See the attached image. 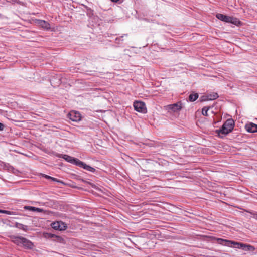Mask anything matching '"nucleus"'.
<instances>
[{
  "instance_id": "f257e3e1",
  "label": "nucleus",
  "mask_w": 257,
  "mask_h": 257,
  "mask_svg": "<svg viewBox=\"0 0 257 257\" xmlns=\"http://www.w3.org/2000/svg\"><path fill=\"white\" fill-rule=\"evenodd\" d=\"M217 241L220 244L229 247H233L236 248L242 249L244 251H253L255 249L253 246L249 244L227 240L222 238H218Z\"/></svg>"
},
{
  "instance_id": "f03ea898",
  "label": "nucleus",
  "mask_w": 257,
  "mask_h": 257,
  "mask_svg": "<svg viewBox=\"0 0 257 257\" xmlns=\"http://www.w3.org/2000/svg\"><path fill=\"white\" fill-rule=\"evenodd\" d=\"M58 156L59 157H61V156H62V158H63L68 162L74 164L79 167L82 168L86 170L87 171H90L91 172H94L95 171V169L86 164L85 163L80 161L77 158H75L74 157L65 154L60 155V156Z\"/></svg>"
},
{
  "instance_id": "7ed1b4c3",
  "label": "nucleus",
  "mask_w": 257,
  "mask_h": 257,
  "mask_svg": "<svg viewBox=\"0 0 257 257\" xmlns=\"http://www.w3.org/2000/svg\"><path fill=\"white\" fill-rule=\"evenodd\" d=\"M234 126V121L231 118L228 119L223 124L221 128L216 130L219 135L222 134L226 135L233 130Z\"/></svg>"
},
{
  "instance_id": "20e7f679",
  "label": "nucleus",
  "mask_w": 257,
  "mask_h": 257,
  "mask_svg": "<svg viewBox=\"0 0 257 257\" xmlns=\"http://www.w3.org/2000/svg\"><path fill=\"white\" fill-rule=\"evenodd\" d=\"M133 105L136 111L143 113H146L147 112V108L144 102L136 101L134 103Z\"/></svg>"
},
{
  "instance_id": "39448f33",
  "label": "nucleus",
  "mask_w": 257,
  "mask_h": 257,
  "mask_svg": "<svg viewBox=\"0 0 257 257\" xmlns=\"http://www.w3.org/2000/svg\"><path fill=\"white\" fill-rule=\"evenodd\" d=\"M68 118L73 121L77 122L81 120V116L80 113L76 111H71L68 115Z\"/></svg>"
},
{
  "instance_id": "423d86ee",
  "label": "nucleus",
  "mask_w": 257,
  "mask_h": 257,
  "mask_svg": "<svg viewBox=\"0 0 257 257\" xmlns=\"http://www.w3.org/2000/svg\"><path fill=\"white\" fill-rule=\"evenodd\" d=\"M52 227L55 230L60 231L65 230L67 228V225L62 221H57L53 223L52 224Z\"/></svg>"
},
{
  "instance_id": "0eeeda50",
  "label": "nucleus",
  "mask_w": 257,
  "mask_h": 257,
  "mask_svg": "<svg viewBox=\"0 0 257 257\" xmlns=\"http://www.w3.org/2000/svg\"><path fill=\"white\" fill-rule=\"evenodd\" d=\"M35 23L40 26L42 28L45 30H49L50 29V25L48 22L45 21V20H42L40 19H35Z\"/></svg>"
},
{
  "instance_id": "6e6552de",
  "label": "nucleus",
  "mask_w": 257,
  "mask_h": 257,
  "mask_svg": "<svg viewBox=\"0 0 257 257\" xmlns=\"http://www.w3.org/2000/svg\"><path fill=\"white\" fill-rule=\"evenodd\" d=\"M47 236L48 238H52L53 241L65 243L64 239L62 236H58L52 233H47Z\"/></svg>"
},
{
  "instance_id": "1a4fd4ad",
  "label": "nucleus",
  "mask_w": 257,
  "mask_h": 257,
  "mask_svg": "<svg viewBox=\"0 0 257 257\" xmlns=\"http://www.w3.org/2000/svg\"><path fill=\"white\" fill-rule=\"evenodd\" d=\"M245 128L249 133H253L257 132V124L252 122L246 124Z\"/></svg>"
},
{
  "instance_id": "9d476101",
  "label": "nucleus",
  "mask_w": 257,
  "mask_h": 257,
  "mask_svg": "<svg viewBox=\"0 0 257 257\" xmlns=\"http://www.w3.org/2000/svg\"><path fill=\"white\" fill-rule=\"evenodd\" d=\"M168 107L169 110H171L174 112H176L181 109L182 104L181 102H178L176 103L169 105Z\"/></svg>"
},
{
  "instance_id": "9b49d317",
  "label": "nucleus",
  "mask_w": 257,
  "mask_h": 257,
  "mask_svg": "<svg viewBox=\"0 0 257 257\" xmlns=\"http://www.w3.org/2000/svg\"><path fill=\"white\" fill-rule=\"evenodd\" d=\"M216 17L217 19L225 22L229 23L230 16H228L222 14H217Z\"/></svg>"
},
{
  "instance_id": "f8f14e48",
  "label": "nucleus",
  "mask_w": 257,
  "mask_h": 257,
  "mask_svg": "<svg viewBox=\"0 0 257 257\" xmlns=\"http://www.w3.org/2000/svg\"><path fill=\"white\" fill-rule=\"evenodd\" d=\"M22 244L25 247L29 249H31L33 246V243L24 237L23 239Z\"/></svg>"
},
{
  "instance_id": "ddd939ff",
  "label": "nucleus",
  "mask_w": 257,
  "mask_h": 257,
  "mask_svg": "<svg viewBox=\"0 0 257 257\" xmlns=\"http://www.w3.org/2000/svg\"><path fill=\"white\" fill-rule=\"evenodd\" d=\"M229 23L237 26H241L242 24V23L238 19L233 17H230Z\"/></svg>"
},
{
  "instance_id": "4468645a",
  "label": "nucleus",
  "mask_w": 257,
  "mask_h": 257,
  "mask_svg": "<svg viewBox=\"0 0 257 257\" xmlns=\"http://www.w3.org/2000/svg\"><path fill=\"white\" fill-rule=\"evenodd\" d=\"M24 209L33 212H42L43 211V209L33 206H25Z\"/></svg>"
},
{
  "instance_id": "2eb2a0df",
  "label": "nucleus",
  "mask_w": 257,
  "mask_h": 257,
  "mask_svg": "<svg viewBox=\"0 0 257 257\" xmlns=\"http://www.w3.org/2000/svg\"><path fill=\"white\" fill-rule=\"evenodd\" d=\"M13 241L18 245L22 244L23 237L13 236L11 237Z\"/></svg>"
},
{
  "instance_id": "dca6fc26",
  "label": "nucleus",
  "mask_w": 257,
  "mask_h": 257,
  "mask_svg": "<svg viewBox=\"0 0 257 257\" xmlns=\"http://www.w3.org/2000/svg\"><path fill=\"white\" fill-rule=\"evenodd\" d=\"M207 95L209 100L216 99L219 97L218 94L214 92H211L210 93H208Z\"/></svg>"
},
{
  "instance_id": "f3484780",
  "label": "nucleus",
  "mask_w": 257,
  "mask_h": 257,
  "mask_svg": "<svg viewBox=\"0 0 257 257\" xmlns=\"http://www.w3.org/2000/svg\"><path fill=\"white\" fill-rule=\"evenodd\" d=\"M15 226L20 229L23 230L25 231H26L28 229V227L26 225H24L22 224L19 223H16L15 224Z\"/></svg>"
},
{
  "instance_id": "a211bd4d",
  "label": "nucleus",
  "mask_w": 257,
  "mask_h": 257,
  "mask_svg": "<svg viewBox=\"0 0 257 257\" xmlns=\"http://www.w3.org/2000/svg\"><path fill=\"white\" fill-rule=\"evenodd\" d=\"M198 94L197 93L190 94L189 96V100L191 102H194L198 98Z\"/></svg>"
},
{
  "instance_id": "6ab92c4d",
  "label": "nucleus",
  "mask_w": 257,
  "mask_h": 257,
  "mask_svg": "<svg viewBox=\"0 0 257 257\" xmlns=\"http://www.w3.org/2000/svg\"><path fill=\"white\" fill-rule=\"evenodd\" d=\"M211 107L210 106H208V107H207V106H205L203 108H202V114L204 115V116H208V113H207V112L208 111V110L210 109Z\"/></svg>"
},
{
  "instance_id": "aec40b11",
  "label": "nucleus",
  "mask_w": 257,
  "mask_h": 257,
  "mask_svg": "<svg viewBox=\"0 0 257 257\" xmlns=\"http://www.w3.org/2000/svg\"><path fill=\"white\" fill-rule=\"evenodd\" d=\"M246 212L252 215V217L257 220V212L250 211V210H245Z\"/></svg>"
},
{
  "instance_id": "412c9836",
  "label": "nucleus",
  "mask_w": 257,
  "mask_h": 257,
  "mask_svg": "<svg viewBox=\"0 0 257 257\" xmlns=\"http://www.w3.org/2000/svg\"><path fill=\"white\" fill-rule=\"evenodd\" d=\"M0 213L9 214V215H11V214H14L13 212L8 211V210H1V209H0Z\"/></svg>"
},
{
  "instance_id": "4be33fe9",
  "label": "nucleus",
  "mask_w": 257,
  "mask_h": 257,
  "mask_svg": "<svg viewBox=\"0 0 257 257\" xmlns=\"http://www.w3.org/2000/svg\"><path fill=\"white\" fill-rule=\"evenodd\" d=\"M124 37V36H121L120 37H117L115 39V42L116 43L119 44L121 43V42L123 40L122 39V38Z\"/></svg>"
},
{
  "instance_id": "5701e85b",
  "label": "nucleus",
  "mask_w": 257,
  "mask_h": 257,
  "mask_svg": "<svg viewBox=\"0 0 257 257\" xmlns=\"http://www.w3.org/2000/svg\"><path fill=\"white\" fill-rule=\"evenodd\" d=\"M209 100L207 94L206 95L202 96L200 97V101H205Z\"/></svg>"
},
{
  "instance_id": "b1692460",
  "label": "nucleus",
  "mask_w": 257,
  "mask_h": 257,
  "mask_svg": "<svg viewBox=\"0 0 257 257\" xmlns=\"http://www.w3.org/2000/svg\"><path fill=\"white\" fill-rule=\"evenodd\" d=\"M50 180H51L52 181H54L57 182L62 183V182L61 180H59L57 179L53 178L52 177V178H51Z\"/></svg>"
},
{
  "instance_id": "393cba45",
  "label": "nucleus",
  "mask_w": 257,
  "mask_h": 257,
  "mask_svg": "<svg viewBox=\"0 0 257 257\" xmlns=\"http://www.w3.org/2000/svg\"><path fill=\"white\" fill-rule=\"evenodd\" d=\"M5 125L3 123L0 122V131H3L4 129Z\"/></svg>"
},
{
  "instance_id": "a878e982",
  "label": "nucleus",
  "mask_w": 257,
  "mask_h": 257,
  "mask_svg": "<svg viewBox=\"0 0 257 257\" xmlns=\"http://www.w3.org/2000/svg\"><path fill=\"white\" fill-rule=\"evenodd\" d=\"M43 176H44V177L45 178H46L47 179H51V178H52V177L47 175H43Z\"/></svg>"
},
{
  "instance_id": "bb28decb",
  "label": "nucleus",
  "mask_w": 257,
  "mask_h": 257,
  "mask_svg": "<svg viewBox=\"0 0 257 257\" xmlns=\"http://www.w3.org/2000/svg\"><path fill=\"white\" fill-rule=\"evenodd\" d=\"M111 1L112 2H115V3H116V2H118L119 0H111Z\"/></svg>"
},
{
  "instance_id": "cd10ccee",
  "label": "nucleus",
  "mask_w": 257,
  "mask_h": 257,
  "mask_svg": "<svg viewBox=\"0 0 257 257\" xmlns=\"http://www.w3.org/2000/svg\"><path fill=\"white\" fill-rule=\"evenodd\" d=\"M124 36H127V34H124Z\"/></svg>"
}]
</instances>
